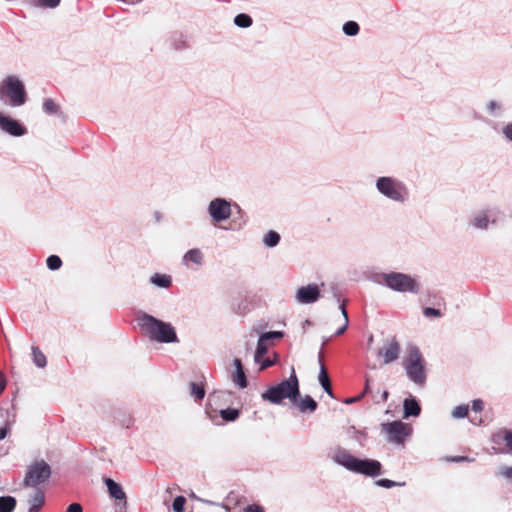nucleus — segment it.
<instances>
[{
	"mask_svg": "<svg viewBox=\"0 0 512 512\" xmlns=\"http://www.w3.org/2000/svg\"><path fill=\"white\" fill-rule=\"evenodd\" d=\"M331 459L348 471L357 474L369 477H375L381 474L382 465L379 461L374 459H358L348 450L340 446L332 450Z\"/></svg>",
	"mask_w": 512,
	"mask_h": 512,
	"instance_id": "nucleus-1",
	"label": "nucleus"
},
{
	"mask_svg": "<svg viewBox=\"0 0 512 512\" xmlns=\"http://www.w3.org/2000/svg\"><path fill=\"white\" fill-rule=\"evenodd\" d=\"M141 329L152 339L160 343L177 342V335L174 327L167 322L155 317L143 314L139 319Z\"/></svg>",
	"mask_w": 512,
	"mask_h": 512,
	"instance_id": "nucleus-2",
	"label": "nucleus"
},
{
	"mask_svg": "<svg viewBox=\"0 0 512 512\" xmlns=\"http://www.w3.org/2000/svg\"><path fill=\"white\" fill-rule=\"evenodd\" d=\"M292 372L289 379L282 381L276 386L270 387L262 393L263 400L269 401L273 404H280L283 399L288 398L293 404L297 403V398L300 396L299 382L292 367Z\"/></svg>",
	"mask_w": 512,
	"mask_h": 512,
	"instance_id": "nucleus-3",
	"label": "nucleus"
},
{
	"mask_svg": "<svg viewBox=\"0 0 512 512\" xmlns=\"http://www.w3.org/2000/svg\"><path fill=\"white\" fill-rule=\"evenodd\" d=\"M375 185L381 195L394 202L403 203L409 197L407 186L396 178L382 176L376 180Z\"/></svg>",
	"mask_w": 512,
	"mask_h": 512,
	"instance_id": "nucleus-4",
	"label": "nucleus"
},
{
	"mask_svg": "<svg viewBox=\"0 0 512 512\" xmlns=\"http://www.w3.org/2000/svg\"><path fill=\"white\" fill-rule=\"evenodd\" d=\"M383 282L388 288L405 293L410 292L417 294L420 291V286L410 275L400 272L384 273L381 276Z\"/></svg>",
	"mask_w": 512,
	"mask_h": 512,
	"instance_id": "nucleus-5",
	"label": "nucleus"
},
{
	"mask_svg": "<svg viewBox=\"0 0 512 512\" xmlns=\"http://www.w3.org/2000/svg\"><path fill=\"white\" fill-rule=\"evenodd\" d=\"M408 378L416 384L423 385L426 380L424 359L416 346L408 349V358L404 364Z\"/></svg>",
	"mask_w": 512,
	"mask_h": 512,
	"instance_id": "nucleus-6",
	"label": "nucleus"
},
{
	"mask_svg": "<svg viewBox=\"0 0 512 512\" xmlns=\"http://www.w3.org/2000/svg\"><path fill=\"white\" fill-rule=\"evenodd\" d=\"M9 99V105L21 106L26 102V92L23 83L16 76H8L0 86V97Z\"/></svg>",
	"mask_w": 512,
	"mask_h": 512,
	"instance_id": "nucleus-7",
	"label": "nucleus"
},
{
	"mask_svg": "<svg viewBox=\"0 0 512 512\" xmlns=\"http://www.w3.org/2000/svg\"><path fill=\"white\" fill-rule=\"evenodd\" d=\"M51 476V468L44 460L32 463L24 478V485L28 487H37L38 485L46 482Z\"/></svg>",
	"mask_w": 512,
	"mask_h": 512,
	"instance_id": "nucleus-8",
	"label": "nucleus"
},
{
	"mask_svg": "<svg viewBox=\"0 0 512 512\" xmlns=\"http://www.w3.org/2000/svg\"><path fill=\"white\" fill-rule=\"evenodd\" d=\"M382 430L387 434L389 442L402 444L411 434V427L401 421L382 424Z\"/></svg>",
	"mask_w": 512,
	"mask_h": 512,
	"instance_id": "nucleus-9",
	"label": "nucleus"
},
{
	"mask_svg": "<svg viewBox=\"0 0 512 512\" xmlns=\"http://www.w3.org/2000/svg\"><path fill=\"white\" fill-rule=\"evenodd\" d=\"M208 213L215 222L225 221L231 216L230 202L224 198H215L209 203Z\"/></svg>",
	"mask_w": 512,
	"mask_h": 512,
	"instance_id": "nucleus-10",
	"label": "nucleus"
},
{
	"mask_svg": "<svg viewBox=\"0 0 512 512\" xmlns=\"http://www.w3.org/2000/svg\"><path fill=\"white\" fill-rule=\"evenodd\" d=\"M400 344L395 338L387 339L379 349L378 355L383 357L384 364H390L399 358Z\"/></svg>",
	"mask_w": 512,
	"mask_h": 512,
	"instance_id": "nucleus-11",
	"label": "nucleus"
},
{
	"mask_svg": "<svg viewBox=\"0 0 512 512\" xmlns=\"http://www.w3.org/2000/svg\"><path fill=\"white\" fill-rule=\"evenodd\" d=\"M320 291L317 285L310 284L297 289L295 300L300 304H311L319 299Z\"/></svg>",
	"mask_w": 512,
	"mask_h": 512,
	"instance_id": "nucleus-12",
	"label": "nucleus"
},
{
	"mask_svg": "<svg viewBox=\"0 0 512 512\" xmlns=\"http://www.w3.org/2000/svg\"><path fill=\"white\" fill-rule=\"evenodd\" d=\"M0 128L11 135L21 136L24 134V129L16 121L9 117H6L0 113Z\"/></svg>",
	"mask_w": 512,
	"mask_h": 512,
	"instance_id": "nucleus-13",
	"label": "nucleus"
},
{
	"mask_svg": "<svg viewBox=\"0 0 512 512\" xmlns=\"http://www.w3.org/2000/svg\"><path fill=\"white\" fill-rule=\"evenodd\" d=\"M235 372L232 374V381L235 385H237L239 388L243 389L247 386V380L246 375L243 370L242 363L240 359L235 358L233 361Z\"/></svg>",
	"mask_w": 512,
	"mask_h": 512,
	"instance_id": "nucleus-14",
	"label": "nucleus"
},
{
	"mask_svg": "<svg viewBox=\"0 0 512 512\" xmlns=\"http://www.w3.org/2000/svg\"><path fill=\"white\" fill-rule=\"evenodd\" d=\"M104 482H105V485L107 487L108 493L111 498H114L116 500H125L126 499L125 492L123 491L122 487L118 483H116L111 478H106L104 480Z\"/></svg>",
	"mask_w": 512,
	"mask_h": 512,
	"instance_id": "nucleus-15",
	"label": "nucleus"
},
{
	"mask_svg": "<svg viewBox=\"0 0 512 512\" xmlns=\"http://www.w3.org/2000/svg\"><path fill=\"white\" fill-rule=\"evenodd\" d=\"M189 262L195 264L196 266L203 265L204 255L202 251L198 248L187 251L183 256V263L188 267Z\"/></svg>",
	"mask_w": 512,
	"mask_h": 512,
	"instance_id": "nucleus-16",
	"label": "nucleus"
},
{
	"mask_svg": "<svg viewBox=\"0 0 512 512\" xmlns=\"http://www.w3.org/2000/svg\"><path fill=\"white\" fill-rule=\"evenodd\" d=\"M508 442V430L502 429L496 432L492 436V443H493V450H495L496 453H499V447L502 446V448H506Z\"/></svg>",
	"mask_w": 512,
	"mask_h": 512,
	"instance_id": "nucleus-17",
	"label": "nucleus"
},
{
	"mask_svg": "<svg viewBox=\"0 0 512 512\" xmlns=\"http://www.w3.org/2000/svg\"><path fill=\"white\" fill-rule=\"evenodd\" d=\"M45 496L43 491L36 490L29 498V512H37L44 504Z\"/></svg>",
	"mask_w": 512,
	"mask_h": 512,
	"instance_id": "nucleus-18",
	"label": "nucleus"
},
{
	"mask_svg": "<svg viewBox=\"0 0 512 512\" xmlns=\"http://www.w3.org/2000/svg\"><path fill=\"white\" fill-rule=\"evenodd\" d=\"M491 210L482 211L475 215L472 224L477 229H486L488 227L489 217L492 215Z\"/></svg>",
	"mask_w": 512,
	"mask_h": 512,
	"instance_id": "nucleus-19",
	"label": "nucleus"
},
{
	"mask_svg": "<svg viewBox=\"0 0 512 512\" xmlns=\"http://www.w3.org/2000/svg\"><path fill=\"white\" fill-rule=\"evenodd\" d=\"M403 407L405 417L418 416L421 411L420 406L415 399H405Z\"/></svg>",
	"mask_w": 512,
	"mask_h": 512,
	"instance_id": "nucleus-20",
	"label": "nucleus"
},
{
	"mask_svg": "<svg viewBox=\"0 0 512 512\" xmlns=\"http://www.w3.org/2000/svg\"><path fill=\"white\" fill-rule=\"evenodd\" d=\"M298 406V408L304 412L306 410H309L311 412H314L317 408L316 401L309 395H306L304 398H302L300 401L297 398V403L295 404Z\"/></svg>",
	"mask_w": 512,
	"mask_h": 512,
	"instance_id": "nucleus-21",
	"label": "nucleus"
},
{
	"mask_svg": "<svg viewBox=\"0 0 512 512\" xmlns=\"http://www.w3.org/2000/svg\"><path fill=\"white\" fill-rule=\"evenodd\" d=\"M318 378H319V382H320L321 386L323 387L324 391L332 397L333 394H332L330 379H329L327 371L322 363L320 364V373H319Z\"/></svg>",
	"mask_w": 512,
	"mask_h": 512,
	"instance_id": "nucleus-22",
	"label": "nucleus"
},
{
	"mask_svg": "<svg viewBox=\"0 0 512 512\" xmlns=\"http://www.w3.org/2000/svg\"><path fill=\"white\" fill-rule=\"evenodd\" d=\"M17 505V501L12 496L0 497V512H13Z\"/></svg>",
	"mask_w": 512,
	"mask_h": 512,
	"instance_id": "nucleus-23",
	"label": "nucleus"
},
{
	"mask_svg": "<svg viewBox=\"0 0 512 512\" xmlns=\"http://www.w3.org/2000/svg\"><path fill=\"white\" fill-rule=\"evenodd\" d=\"M150 282L157 287L168 288L171 285V277L165 274H154Z\"/></svg>",
	"mask_w": 512,
	"mask_h": 512,
	"instance_id": "nucleus-24",
	"label": "nucleus"
},
{
	"mask_svg": "<svg viewBox=\"0 0 512 512\" xmlns=\"http://www.w3.org/2000/svg\"><path fill=\"white\" fill-rule=\"evenodd\" d=\"M33 362L38 368H44L47 364L46 356L37 346H32Z\"/></svg>",
	"mask_w": 512,
	"mask_h": 512,
	"instance_id": "nucleus-25",
	"label": "nucleus"
},
{
	"mask_svg": "<svg viewBox=\"0 0 512 512\" xmlns=\"http://www.w3.org/2000/svg\"><path fill=\"white\" fill-rule=\"evenodd\" d=\"M35 7L54 9L59 6L61 0H28Z\"/></svg>",
	"mask_w": 512,
	"mask_h": 512,
	"instance_id": "nucleus-26",
	"label": "nucleus"
},
{
	"mask_svg": "<svg viewBox=\"0 0 512 512\" xmlns=\"http://www.w3.org/2000/svg\"><path fill=\"white\" fill-rule=\"evenodd\" d=\"M268 350V342L259 337L257 348L254 356V360L256 363H259L262 357L267 353Z\"/></svg>",
	"mask_w": 512,
	"mask_h": 512,
	"instance_id": "nucleus-27",
	"label": "nucleus"
},
{
	"mask_svg": "<svg viewBox=\"0 0 512 512\" xmlns=\"http://www.w3.org/2000/svg\"><path fill=\"white\" fill-rule=\"evenodd\" d=\"M280 241V235L271 230L269 231L263 238V243L267 246V247H275Z\"/></svg>",
	"mask_w": 512,
	"mask_h": 512,
	"instance_id": "nucleus-28",
	"label": "nucleus"
},
{
	"mask_svg": "<svg viewBox=\"0 0 512 512\" xmlns=\"http://www.w3.org/2000/svg\"><path fill=\"white\" fill-rule=\"evenodd\" d=\"M234 24L241 28H247L252 25V18L247 14L241 13L234 18Z\"/></svg>",
	"mask_w": 512,
	"mask_h": 512,
	"instance_id": "nucleus-29",
	"label": "nucleus"
},
{
	"mask_svg": "<svg viewBox=\"0 0 512 512\" xmlns=\"http://www.w3.org/2000/svg\"><path fill=\"white\" fill-rule=\"evenodd\" d=\"M220 415L225 421H235L239 416V410L234 408H227L220 411Z\"/></svg>",
	"mask_w": 512,
	"mask_h": 512,
	"instance_id": "nucleus-30",
	"label": "nucleus"
},
{
	"mask_svg": "<svg viewBox=\"0 0 512 512\" xmlns=\"http://www.w3.org/2000/svg\"><path fill=\"white\" fill-rule=\"evenodd\" d=\"M343 32L348 36H355L359 32V25L354 21H348L343 25Z\"/></svg>",
	"mask_w": 512,
	"mask_h": 512,
	"instance_id": "nucleus-31",
	"label": "nucleus"
},
{
	"mask_svg": "<svg viewBox=\"0 0 512 512\" xmlns=\"http://www.w3.org/2000/svg\"><path fill=\"white\" fill-rule=\"evenodd\" d=\"M43 110L47 114H55L59 111V106L50 98L43 103Z\"/></svg>",
	"mask_w": 512,
	"mask_h": 512,
	"instance_id": "nucleus-32",
	"label": "nucleus"
},
{
	"mask_svg": "<svg viewBox=\"0 0 512 512\" xmlns=\"http://www.w3.org/2000/svg\"><path fill=\"white\" fill-rule=\"evenodd\" d=\"M190 394L195 397L196 399L198 400H201L204 398L205 396V390L202 386L196 384V383H191L190 384Z\"/></svg>",
	"mask_w": 512,
	"mask_h": 512,
	"instance_id": "nucleus-33",
	"label": "nucleus"
},
{
	"mask_svg": "<svg viewBox=\"0 0 512 512\" xmlns=\"http://www.w3.org/2000/svg\"><path fill=\"white\" fill-rule=\"evenodd\" d=\"M468 410L469 408L467 405H459L453 409L451 415L453 418L461 419L467 416Z\"/></svg>",
	"mask_w": 512,
	"mask_h": 512,
	"instance_id": "nucleus-34",
	"label": "nucleus"
},
{
	"mask_svg": "<svg viewBox=\"0 0 512 512\" xmlns=\"http://www.w3.org/2000/svg\"><path fill=\"white\" fill-rule=\"evenodd\" d=\"M47 267L50 269V270H57L61 267L62 265V261L60 259V257H58L57 255H51L47 258Z\"/></svg>",
	"mask_w": 512,
	"mask_h": 512,
	"instance_id": "nucleus-35",
	"label": "nucleus"
},
{
	"mask_svg": "<svg viewBox=\"0 0 512 512\" xmlns=\"http://www.w3.org/2000/svg\"><path fill=\"white\" fill-rule=\"evenodd\" d=\"M340 309H341V313H342V316H343V325L336 331V335L343 334L345 332V330L347 329L348 324H349L348 314H347V311L345 309V304L344 303L342 305H340Z\"/></svg>",
	"mask_w": 512,
	"mask_h": 512,
	"instance_id": "nucleus-36",
	"label": "nucleus"
},
{
	"mask_svg": "<svg viewBox=\"0 0 512 512\" xmlns=\"http://www.w3.org/2000/svg\"><path fill=\"white\" fill-rule=\"evenodd\" d=\"M375 484L379 487H384V488H392V487H396V486H404L405 483L402 482H395V481H392V480H389V479H379L375 482Z\"/></svg>",
	"mask_w": 512,
	"mask_h": 512,
	"instance_id": "nucleus-37",
	"label": "nucleus"
},
{
	"mask_svg": "<svg viewBox=\"0 0 512 512\" xmlns=\"http://www.w3.org/2000/svg\"><path fill=\"white\" fill-rule=\"evenodd\" d=\"M186 499L183 496H177L172 504L175 512H183L185 507Z\"/></svg>",
	"mask_w": 512,
	"mask_h": 512,
	"instance_id": "nucleus-38",
	"label": "nucleus"
},
{
	"mask_svg": "<svg viewBox=\"0 0 512 512\" xmlns=\"http://www.w3.org/2000/svg\"><path fill=\"white\" fill-rule=\"evenodd\" d=\"M283 337V332L281 331H270L263 333L260 338L264 339L266 342L272 339H281Z\"/></svg>",
	"mask_w": 512,
	"mask_h": 512,
	"instance_id": "nucleus-39",
	"label": "nucleus"
},
{
	"mask_svg": "<svg viewBox=\"0 0 512 512\" xmlns=\"http://www.w3.org/2000/svg\"><path fill=\"white\" fill-rule=\"evenodd\" d=\"M498 475L506 478V479H512V467L510 466H503L499 468Z\"/></svg>",
	"mask_w": 512,
	"mask_h": 512,
	"instance_id": "nucleus-40",
	"label": "nucleus"
},
{
	"mask_svg": "<svg viewBox=\"0 0 512 512\" xmlns=\"http://www.w3.org/2000/svg\"><path fill=\"white\" fill-rule=\"evenodd\" d=\"M499 453H512V431L508 430V442L506 448L499 447Z\"/></svg>",
	"mask_w": 512,
	"mask_h": 512,
	"instance_id": "nucleus-41",
	"label": "nucleus"
},
{
	"mask_svg": "<svg viewBox=\"0 0 512 512\" xmlns=\"http://www.w3.org/2000/svg\"><path fill=\"white\" fill-rule=\"evenodd\" d=\"M423 314L426 317H431V316L440 317L441 316L440 310L435 309V308H431V307L425 308L424 311H423Z\"/></svg>",
	"mask_w": 512,
	"mask_h": 512,
	"instance_id": "nucleus-42",
	"label": "nucleus"
},
{
	"mask_svg": "<svg viewBox=\"0 0 512 512\" xmlns=\"http://www.w3.org/2000/svg\"><path fill=\"white\" fill-rule=\"evenodd\" d=\"M502 132L508 140L512 141V122L505 125Z\"/></svg>",
	"mask_w": 512,
	"mask_h": 512,
	"instance_id": "nucleus-43",
	"label": "nucleus"
},
{
	"mask_svg": "<svg viewBox=\"0 0 512 512\" xmlns=\"http://www.w3.org/2000/svg\"><path fill=\"white\" fill-rule=\"evenodd\" d=\"M483 407H484V404H483L482 400H480V399H475L472 402V410L474 412H481L483 410Z\"/></svg>",
	"mask_w": 512,
	"mask_h": 512,
	"instance_id": "nucleus-44",
	"label": "nucleus"
},
{
	"mask_svg": "<svg viewBox=\"0 0 512 512\" xmlns=\"http://www.w3.org/2000/svg\"><path fill=\"white\" fill-rule=\"evenodd\" d=\"M500 108H501V105L494 100L489 101L487 104V109L490 114H493L496 109H500Z\"/></svg>",
	"mask_w": 512,
	"mask_h": 512,
	"instance_id": "nucleus-45",
	"label": "nucleus"
},
{
	"mask_svg": "<svg viewBox=\"0 0 512 512\" xmlns=\"http://www.w3.org/2000/svg\"><path fill=\"white\" fill-rule=\"evenodd\" d=\"M66 512H83V508L79 503H72L68 506Z\"/></svg>",
	"mask_w": 512,
	"mask_h": 512,
	"instance_id": "nucleus-46",
	"label": "nucleus"
},
{
	"mask_svg": "<svg viewBox=\"0 0 512 512\" xmlns=\"http://www.w3.org/2000/svg\"><path fill=\"white\" fill-rule=\"evenodd\" d=\"M244 512H265L264 509L256 504L249 505L245 508Z\"/></svg>",
	"mask_w": 512,
	"mask_h": 512,
	"instance_id": "nucleus-47",
	"label": "nucleus"
},
{
	"mask_svg": "<svg viewBox=\"0 0 512 512\" xmlns=\"http://www.w3.org/2000/svg\"><path fill=\"white\" fill-rule=\"evenodd\" d=\"M7 385V381L3 372L0 371V395L3 393Z\"/></svg>",
	"mask_w": 512,
	"mask_h": 512,
	"instance_id": "nucleus-48",
	"label": "nucleus"
},
{
	"mask_svg": "<svg viewBox=\"0 0 512 512\" xmlns=\"http://www.w3.org/2000/svg\"><path fill=\"white\" fill-rule=\"evenodd\" d=\"M261 365H260V369L263 370V369H266L270 366H272L273 362L269 359H265L263 361H260L259 362Z\"/></svg>",
	"mask_w": 512,
	"mask_h": 512,
	"instance_id": "nucleus-49",
	"label": "nucleus"
},
{
	"mask_svg": "<svg viewBox=\"0 0 512 512\" xmlns=\"http://www.w3.org/2000/svg\"><path fill=\"white\" fill-rule=\"evenodd\" d=\"M9 432L8 426L0 427V440H3Z\"/></svg>",
	"mask_w": 512,
	"mask_h": 512,
	"instance_id": "nucleus-50",
	"label": "nucleus"
},
{
	"mask_svg": "<svg viewBox=\"0 0 512 512\" xmlns=\"http://www.w3.org/2000/svg\"><path fill=\"white\" fill-rule=\"evenodd\" d=\"M197 500L204 504H207V505H217L215 502L210 501V500H205V499H201V498H197Z\"/></svg>",
	"mask_w": 512,
	"mask_h": 512,
	"instance_id": "nucleus-51",
	"label": "nucleus"
},
{
	"mask_svg": "<svg viewBox=\"0 0 512 512\" xmlns=\"http://www.w3.org/2000/svg\"><path fill=\"white\" fill-rule=\"evenodd\" d=\"M452 461L454 462H459V461H468V458L467 457H464V456H458V457H454L452 459Z\"/></svg>",
	"mask_w": 512,
	"mask_h": 512,
	"instance_id": "nucleus-52",
	"label": "nucleus"
},
{
	"mask_svg": "<svg viewBox=\"0 0 512 512\" xmlns=\"http://www.w3.org/2000/svg\"><path fill=\"white\" fill-rule=\"evenodd\" d=\"M362 397H363V394H361L360 396L355 397V398L347 399V400H346V403H353V402H355V401H358V400H359L360 398H362Z\"/></svg>",
	"mask_w": 512,
	"mask_h": 512,
	"instance_id": "nucleus-53",
	"label": "nucleus"
},
{
	"mask_svg": "<svg viewBox=\"0 0 512 512\" xmlns=\"http://www.w3.org/2000/svg\"><path fill=\"white\" fill-rule=\"evenodd\" d=\"M368 390H369V381L367 380L363 394L368 392Z\"/></svg>",
	"mask_w": 512,
	"mask_h": 512,
	"instance_id": "nucleus-54",
	"label": "nucleus"
},
{
	"mask_svg": "<svg viewBox=\"0 0 512 512\" xmlns=\"http://www.w3.org/2000/svg\"><path fill=\"white\" fill-rule=\"evenodd\" d=\"M387 398H388V392H387V391H384V393H383V399H384V401H386V400H387Z\"/></svg>",
	"mask_w": 512,
	"mask_h": 512,
	"instance_id": "nucleus-55",
	"label": "nucleus"
}]
</instances>
